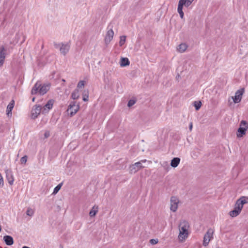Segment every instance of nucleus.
<instances>
[{
	"label": "nucleus",
	"mask_w": 248,
	"mask_h": 248,
	"mask_svg": "<svg viewBox=\"0 0 248 248\" xmlns=\"http://www.w3.org/2000/svg\"><path fill=\"white\" fill-rule=\"evenodd\" d=\"M42 107L41 105H34L31 110V115L32 119H35L37 118L38 116L42 112Z\"/></svg>",
	"instance_id": "nucleus-9"
},
{
	"label": "nucleus",
	"mask_w": 248,
	"mask_h": 248,
	"mask_svg": "<svg viewBox=\"0 0 248 248\" xmlns=\"http://www.w3.org/2000/svg\"><path fill=\"white\" fill-rule=\"evenodd\" d=\"M213 232L214 231L212 229L210 228L208 230L203 237V245L204 246L208 245L211 238H213Z\"/></svg>",
	"instance_id": "nucleus-8"
},
{
	"label": "nucleus",
	"mask_w": 248,
	"mask_h": 248,
	"mask_svg": "<svg viewBox=\"0 0 248 248\" xmlns=\"http://www.w3.org/2000/svg\"><path fill=\"white\" fill-rule=\"evenodd\" d=\"M248 129V123L245 120H242L239 124V127L237 129L236 135L238 138H241L246 133Z\"/></svg>",
	"instance_id": "nucleus-3"
},
{
	"label": "nucleus",
	"mask_w": 248,
	"mask_h": 248,
	"mask_svg": "<svg viewBox=\"0 0 248 248\" xmlns=\"http://www.w3.org/2000/svg\"><path fill=\"white\" fill-rule=\"evenodd\" d=\"M170 210L174 212L178 208V203H179L178 199L175 196H172L170 198Z\"/></svg>",
	"instance_id": "nucleus-10"
},
{
	"label": "nucleus",
	"mask_w": 248,
	"mask_h": 248,
	"mask_svg": "<svg viewBox=\"0 0 248 248\" xmlns=\"http://www.w3.org/2000/svg\"><path fill=\"white\" fill-rule=\"evenodd\" d=\"M194 0H188L189 2V6L191 5V4L192 3V2Z\"/></svg>",
	"instance_id": "nucleus-38"
},
{
	"label": "nucleus",
	"mask_w": 248,
	"mask_h": 248,
	"mask_svg": "<svg viewBox=\"0 0 248 248\" xmlns=\"http://www.w3.org/2000/svg\"><path fill=\"white\" fill-rule=\"evenodd\" d=\"M120 64L121 67H125L130 64V62L127 58H122L120 60Z\"/></svg>",
	"instance_id": "nucleus-19"
},
{
	"label": "nucleus",
	"mask_w": 248,
	"mask_h": 248,
	"mask_svg": "<svg viewBox=\"0 0 248 248\" xmlns=\"http://www.w3.org/2000/svg\"><path fill=\"white\" fill-rule=\"evenodd\" d=\"M189 2L188 0H179L178 4L188 7L189 6Z\"/></svg>",
	"instance_id": "nucleus-26"
},
{
	"label": "nucleus",
	"mask_w": 248,
	"mask_h": 248,
	"mask_svg": "<svg viewBox=\"0 0 248 248\" xmlns=\"http://www.w3.org/2000/svg\"><path fill=\"white\" fill-rule=\"evenodd\" d=\"M193 106L195 109L198 110L202 106V102L200 101H195L193 102Z\"/></svg>",
	"instance_id": "nucleus-24"
},
{
	"label": "nucleus",
	"mask_w": 248,
	"mask_h": 248,
	"mask_svg": "<svg viewBox=\"0 0 248 248\" xmlns=\"http://www.w3.org/2000/svg\"><path fill=\"white\" fill-rule=\"evenodd\" d=\"M244 92L245 89L244 88H241L235 92L234 96L232 97V98L235 104L241 102Z\"/></svg>",
	"instance_id": "nucleus-6"
},
{
	"label": "nucleus",
	"mask_w": 248,
	"mask_h": 248,
	"mask_svg": "<svg viewBox=\"0 0 248 248\" xmlns=\"http://www.w3.org/2000/svg\"><path fill=\"white\" fill-rule=\"evenodd\" d=\"M146 159L141 160L140 161L136 162L134 164H132L129 166V173L131 174L135 173L140 169L143 168L144 166L142 165L143 162H145Z\"/></svg>",
	"instance_id": "nucleus-4"
},
{
	"label": "nucleus",
	"mask_w": 248,
	"mask_h": 248,
	"mask_svg": "<svg viewBox=\"0 0 248 248\" xmlns=\"http://www.w3.org/2000/svg\"><path fill=\"white\" fill-rule=\"evenodd\" d=\"M79 91L78 89H76L74 90V91L72 92L71 94V98L74 99H78L79 97Z\"/></svg>",
	"instance_id": "nucleus-21"
},
{
	"label": "nucleus",
	"mask_w": 248,
	"mask_h": 248,
	"mask_svg": "<svg viewBox=\"0 0 248 248\" xmlns=\"http://www.w3.org/2000/svg\"><path fill=\"white\" fill-rule=\"evenodd\" d=\"M61 45V44H57L56 42L54 43V46L56 48H58Z\"/></svg>",
	"instance_id": "nucleus-36"
},
{
	"label": "nucleus",
	"mask_w": 248,
	"mask_h": 248,
	"mask_svg": "<svg viewBox=\"0 0 248 248\" xmlns=\"http://www.w3.org/2000/svg\"><path fill=\"white\" fill-rule=\"evenodd\" d=\"M15 105V101L12 100L9 104L8 105L6 109L7 114L9 116V114L12 115V110L13 109Z\"/></svg>",
	"instance_id": "nucleus-18"
},
{
	"label": "nucleus",
	"mask_w": 248,
	"mask_h": 248,
	"mask_svg": "<svg viewBox=\"0 0 248 248\" xmlns=\"http://www.w3.org/2000/svg\"><path fill=\"white\" fill-rule=\"evenodd\" d=\"M35 97H33L32 98V102H34V101H35Z\"/></svg>",
	"instance_id": "nucleus-39"
},
{
	"label": "nucleus",
	"mask_w": 248,
	"mask_h": 248,
	"mask_svg": "<svg viewBox=\"0 0 248 248\" xmlns=\"http://www.w3.org/2000/svg\"><path fill=\"white\" fill-rule=\"evenodd\" d=\"M50 136V132L49 131H46L44 134L45 138L46 139Z\"/></svg>",
	"instance_id": "nucleus-34"
},
{
	"label": "nucleus",
	"mask_w": 248,
	"mask_h": 248,
	"mask_svg": "<svg viewBox=\"0 0 248 248\" xmlns=\"http://www.w3.org/2000/svg\"><path fill=\"white\" fill-rule=\"evenodd\" d=\"M22 248H30V247H28L27 246H23Z\"/></svg>",
	"instance_id": "nucleus-40"
},
{
	"label": "nucleus",
	"mask_w": 248,
	"mask_h": 248,
	"mask_svg": "<svg viewBox=\"0 0 248 248\" xmlns=\"http://www.w3.org/2000/svg\"><path fill=\"white\" fill-rule=\"evenodd\" d=\"M189 227V223L186 220H183L179 224V236L185 239L188 236V229Z\"/></svg>",
	"instance_id": "nucleus-2"
},
{
	"label": "nucleus",
	"mask_w": 248,
	"mask_h": 248,
	"mask_svg": "<svg viewBox=\"0 0 248 248\" xmlns=\"http://www.w3.org/2000/svg\"><path fill=\"white\" fill-rule=\"evenodd\" d=\"M248 197L242 196L236 201V204L240 205V207L242 209L244 204L248 202Z\"/></svg>",
	"instance_id": "nucleus-16"
},
{
	"label": "nucleus",
	"mask_w": 248,
	"mask_h": 248,
	"mask_svg": "<svg viewBox=\"0 0 248 248\" xmlns=\"http://www.w3.org/2000/svg\"><path fill=\"white\" fill-rule=\"evenodd\" d=\"M242 209L240 205L236 204V203H235L234 209L229 212V215L232 217H235L239 215Z\"/></svg>",
	"instance_id": "nucleus-13"
},
{
	"label": "nucleus",
	"mask_w": 248,
	"mask_h": 248,
	"mask_svg": "<svg viewBox=\"0 0 248 248\" xmlns=\"http://www.w3.org/2000/svg\"><path fill=\"white\" fill-rule=\"evenodd\" d=\"M54 101L53 99L49 100L47 103L42 108V113L45 114L47 113L52 108Z\"/></svg>",
	"instance_id": "nucleus-12"
},
{
	"label": "nucleus",
	"mask_w": 248,
	"mask_h": 248,
	"mask_svg": "<svg viewBox=\"0 0 248 248\" xmlns=\"http://www.w3.org/2000/svg\"><path fill=\"white\" fill-rule=\"evenodd\" d=\"M189 129L190 131L192 130V123H190L189 124Z\"/></svg>",
	"instance_id": "nucleus-37"
},
{
	"label": "nucleus",
	"mask_w": 248,
	"mask_h": 248,
	"mask_svg": "<svg viewBox=\"0 0 248 248\" xmlns=\"http://www.w3.org/2000/svg\"><path fill=\"white\" fill-rule=\"evenodd\" d=\"M84 86V81L83 80H80L78 84L77 87L78 88H80L83 87Z\"/></svg>",
	"instance_id": "nucleus-32"
},
{
	"label": "nucleus",
	"mask_w": 248,
	"mask_h": 248,
	"mask_svg": "<svg viewBox=\"0 0 248 248\" xmlns=\"http://www.w3.org/2000/svg\"><path fill=\"white\" fill-rule=\"evenodd\" d=\"M79 108V105H76V102H71L68 106V109L67 110L68 115L70 117L74 116L77 112Z\"/></svg>",
	"instance_id": "nucleus-5"
},
{
	"label": "nucleus",
	"mask_w": 248,
	"mask_h": 248,
	"mask_svg": "<svg viewBox=\"0 0 248 248\" xmlns=\"http://www.w3.org/2000/svg\"><path fill=\"white\" fill-rule=\"evenodd\" d=\"M88 100V95H87L86 94H83V100L84 101H87Z\"/></svg>",
	"instance_id": "nucleus-35"
},
{
	"label": "nucleus",
	"mask_w": 248,
	"mask_h": 248,
	"mask_svg": "<svg viewBox=\"0 0 248 248\" xmlns=\"http://www.w3.org/2000/svg\"><path fill=\"white\" fill-rule=\"evenodd\" d=\"M180 162V158L179 157H174L170 162V166L173 168H176L178 166Z\"/></svg>",
	"instance_id": "nucleus-20"
},
{
	"label": "nucleus",
	"mask_w": 248,
	"mask_h": 248,
	"mask_svg": "<svg viewBox=\"0 0 248 248\" xmlns=\"http://www.w3.org/2000/svg\"><path fill=\"white\" fill-rule=\"evenodd\" d=\"M50 84L46 83L42 85L40 82H37L31 90V94L32 95L38 93L41 95L46 94L50 89Z\"/></svg>",
	"instance_id": "nucleus-1"
},
{
	"label": "nucleus",
	"mask_w": 248,
	"mask_h": 248,
	"mask_svg": "<svg viewBox=\"0 0 248 248\" xmlns=\"http://www.w3.org/2000/svg\"><path fill=\"white\" fill-rule=\"evenodd\" d=\"M28 157L27 155H25L22 157L20 159V162L21 164H25L27 161Z\"/></svg>",
	"instance_id": "nucleus-30"
},
{
	"label": "nucleus",
	"mask_w": 248,
	"mask_h": 248,
	"mask_svg": "<svg viewBox=\"0 0 248 248\" xmlns=\"http://www.w3.org/2000/svg\"><path fill=\"white\" fill-rule=\"evenodd\" d=\"M70 48V42H67L66 44L61 43V46L60 48L61 53L64 56L66 55L68 52Z\"/></svg>",
	"instance_id": "nucleus-11"
},
{
	"label": "nucleus",
	"mask_w": 248,
	"mask_h": 248,
	"mask_svg": "<svg viewBox=\"0 0 248 248\" xmlns=\"http://www.w3.org/2000/svg\"><path fill=\"white\" fill-rule=\"evenodd\" d=\"M150 242L152 245H155L158 243L157 239H152L150 240Z\"/></svg>",
	"instance_id": "nucleus-33"
},
{
	"label": "nucleus",
	"mask_w": 248,
	"mask_h": 248,
	"mask_svg": "<svg viewBox=\"0 0 248 248\" xmlns=\"http://www.w3.org/2000/svg\"><path fill=\"white\" fill-rule=\"evenodd\" d=\"M3 241L5 243L6 245L8 246L12 245L14 243L13 238L11 236L8 235H6L3 236Z\"/></svg>",
	"instance_id": "nucleus-17"
},
{
	"label": "nucleus",
	"mask_w": 248,
	"mask_h": 248,
	"mask_svg": "<svg viewBox=\"0 0 248 248\" xmlns=\"http://www.w3.org/2000/svg\"><path fill=\"white\" fill-rule=\"evenodd\" d=\"M136 101L135 99H130L128 102L127 106L128 107H132L136 103Z\"/></svg>",
	"instance_id": "nucleus-29"
},
{
	"label": "nucleus",
	"mask_w": 248,
	"mask_h": 248,
	"mask_svg": "<svg viewBox=\"0 0 248 248\" xmlns=\"http://www.w3.org/2000/svg\"><path fill=\"white\" fill-rule=\"evenodd\" d=\"M125 38H126L125 36H121L120 37V40L119 41L120 46H121L124 44V43L125 42Z\"/></svg>",
	"instance_id": "nucleus-28"
},
{
	"label": "nucleus",
	"mask_w": 248,
	"mask_h": 248,
	"mask_svg": "<svg viewBox=\"0 0 248 248\" xmlns=\"http://www.w3.org/2000/svg\"><path fill=\"white\" fill-rule=\"evenodd\" d=\"M62 185V183H61L59 184V185H58L54 188L53 192V194H56V193H57L58 192V191L60 190V189H61Z\"/></svg>",
	"instance_id": "nucleus-27"
},
{
	"label": "nucleus",
	"mask_w": 248,
	"mask_h": 248,
	"mask_svg": "<svg viewBox=\"0 0 248 248\" xmlns=\"http://www.w3.org/2000/svg\"><path fill=\"white\" fill-rule=\"evenodd\" d=\"M183 6L178 4V8H177V11L178 13L180 15V16L181 18V19H183L184 16V13L183 11Z\"/></svg>",
	"instance_id": "nucleus-22"
},
{
	"label": "nucleus",
	"mask_w": 248,
	"mask_h": 248,
	"mask_svg": "<svg viewBox=\"0 0 248 248\" xmlns=\"http://www.w3.org/2000/svg\"><path fill=\"white\" fill-rule=\"evenodd\" d=\"M5 173L6 178L7 180L8 183L11 186L13 185L14 181V178L12 171L8 169L6 170Z\"/></svg>",
	"instance_id": "nucleus-15"
},
{
	"label": "nucleus",
	"mask_w": 248,
	"mask_h": 248,
	"mask_svg": "<svg viewBox=\"0 0 248 248\" xmlns=\"http://www.w3.org/2000/svg\"><path fill=\"white\" fill-rule=\"evenodd\" d=\"M26 214L29 216H32L33 214V211L30 208H28L26 211Z\"/></svg>",
	"instance_id": "nucleus-31"
},
{
	"label": "nucleus",
	"mask_w": 248,
	"mask_h": 248,
	"mask_svg": "<svg viewBox=\"0 0 248 248\" xmlns=\"http://www.w3.org/2000/svg\"><path fill=\"white\" fill-rule=\"evenodd\" d=\"M187 46L186 44H181L179 45L178 50L180 52H184L187 48Z\"/></svg>",
	"instance_id": "nucleus-23"
},
{
	"label": "nucleus",
	"mask_w": 248,
	"mask_h": 248,
	"mask_svg": "<svg viewBox=\"0 0 248 248\" xmlns=\"http://www.w3.org/2000/svg\"><path fill=\"white\" fill-rule=\"evenodd\" d=\"M62 80L63 81H65V80H64V79H63Z\"/></svg>",
	"instance_id": "nucleus-41"
},
{
	"label": "nucleus",
	"mask_w": 248,
	"mask_h": 248,
	"mask_svg": "<svg viewBox=\"0 0 248 248\" xmlns=\"http://www.w3.org/2000/svg\"><path fill=\"white\" fill-rule=\"evenodd\" d=\"M98 212V207H96L95 209V207L93 206L92 208V209L90 211L89 215L90 217H94L95 216L96 213Z\"/></svg>",
	"instance_id": "nucleus-25"
},
{
	"label": "nucleus",
	"mask_w": 248,
	"mask_h": 248,
	"mask_svg": "<svg viewBox=\"0 0 248 248\" xmlns=\"http://www.w3.org/2000/svg\"><path fill=\"white\" fill-rule=\"evenodd\" d=\"M108 31L106 35L105 41L106 44H109L112 40L114 36V31L112 30V26L110 24L108 25L107 28Z\"/></svg>",
	"instance_id": "nucleus-7"
},
{
	"label": "nucleus",
	"mask_w": 248,
	"mask_h": 248,
	"mask_svg": "<svg viewBox=\"0 0 248 248\" xmlns=\"http://www.w3.org/2000/svg\"><path fill=\"white\" fill-rule=\"evenodd\" d=\"M6 50L3 46H0V67L2 66L4 63L6 57Z\"/></svg>",
	"instance_id": "nucleus-14"
}]
</instances>
